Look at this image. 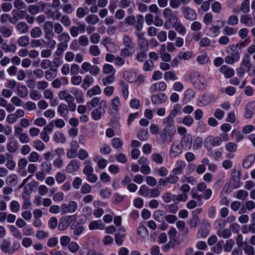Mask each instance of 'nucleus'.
Returning <instances> with one entry per match:
<instances>
[{"label": "nucleus", "mask_w": 255, "mask_h": 255, "mask_svg": "<svg viewBox=\"0 0 255 255\" xmlns=\"http://www.w3.org/2000/svg\"><path fill=\"white\" fill-rule=\"evenodd\" d=\"M175 132V127H165L161 130L159 135L161 142L165 143L171 142Z\"/></svg>", "instance_id": "nucleus-1"}, {"label": "nucleus", "mask_w": 255, "mask_h": 255, "mask_svg": "<svg viewBox=\"0 0 255 255\" xmlns=\"http://www.w3.org/2000/svg\"><path fill=\"white\" fill-rule=\"evenodd\" d=\"M163 16L166 19L164 23V27L166 29L170 28V24L173 22L178 21V17L170 7L165 8L162 12Z\"/></svg>", "instance_id": "nucleus-2"}, {"label": "nucleus", "mask_w": 255, "mask_h": 255, "mask_svg": "<svg viewBox=\"0 0 255 255\" xmlns=\"http://www.w3.org/2000/svg\"><path fill=\"white\" fill-rule=\"evenodd\" d=\"M190 81L194 87L197 89H204L207 85L205 77L198 72H194L191 74Z\"/></svg>", "instance_id": "nucleus-3"}, {"label": "nucleus", "mask_w": 255, "mask_h": 255, "mask_svg": "<svg viewBox=\"0 0 255 255\" xmlns=\"http://www.w3.org/2000/svg\"><path fill=\"white\" fill-rule=\"evenodd\" d=\"M138 192L141 196L149 198H156L160 194V192L158 189L150 188L145 185L140 187Z\"/></svg>", "instance_id": "nucleus-4"}, {"label": "nucleus", "mask_w": 255, "mask_h": 255, "mask_svg": "<svg viewBox=\"0 0 255 255\" xmlns=\"http://www.w3.org/2000/svg\"><path fill=\"white\" fill-rule=\"evenodd\" d=\"M184 17L189 21H193L197 18L196 11L188 6H183L181 9Z\"/></svg>", "instance_id": "nucleus-5"}, {"label": "nucleus", "mask_w": 255, "mask_h": 255, "mask_svg": "<svg viewBox=\"0 0 255 255\" xmlns=\"http://www.w3.org/2000/svg\"><path fill=\"white\" fill-rule=\"evenodd\" d=\"M83 173L86 176V180L89 182L95 183L97 181L98 176L94 173V168L92 166H85L83 169Z\"/></svg>", "instance_id": "nucleus-6"}, {"label": "nucleus", "mask_w": 255, "mask_h": 255, "mask_svg": "<svg viewBox=\"0 0 255 255\" xmlns=\"http://www.w3.org/2000/svg\"><path fill=\"white\" fill-rule=\"evenodd\" d=\"M77 26H72L69 29L70 35L73 37H76L79 33H84L86 28V25L79 22L77 23Z\"/></svg>", "instance_id": "nucleus-7"}, {"label": "nucleus", "mask_w": 255, "mask_h": 255, "mask_svg": "<svg viewBox=\"0 0 255 255\" xmlns=\"http://www.w3.org/2000/svg\"><path fill=\"white\" fill-rule=\"evenodd\" d=\"M80 167V162L78 159L71 160L66 167V171L73 173L78 171Z\"/></svg>", "instance_id": "nucleus-8"}, {"label": "nucleus", "mask_w": 255, "mask_h": 255, "mask_svg": "<svg viewBox=\"0 0 255 255\" xmlns=\"http://www.w3.org/2000/svg\"><path fill=\"white\" fill-rule=\"evenodd\" d=\"M73 216H64L60 220L58 226L60 231H64L68 228L73 220Z\"/></svg>", "instance_id": "nucleus-9"}, {"label": "nucleus", "mask_w": 255, "mask_h": 255, "mask_svg": "<svg viewBox=\"0 0 255 255\" xmlns=\"http://www.w3.org/2000/svg\"><path fill=\"white\" fill-rule=\"evenodd\" d=\"M222 143V138L221 137H214L213 136H209L207 137L204 141V144L209 147L210 145L215 146H219Z\"/></svg>", "instance_id": "nucleus-10"}, {"label": "nucleus", "mask_w": 255, "mask_h": 255, "mask_svg": "<svg viewBox=\"0 0 255 255\" xmlns=\"http://www.w3.org/2000/svg\"><path fill=\"white\" fill-rule=\"evenodd\" d=\"M77 204L75 201H70L68 205L63 204L61 205V208L63 214L68 213H73L77 208Z\"/></svg>", "instance_id": "nucleus-11"}, {"label": "nucleus", "mask_w": 255, "mask_h": 255, "mask_svg": "<svg viewBox=\"0 0 255 255\" xmlns=\"http://www.w3.org/2000/svg\"><path fill=\"white\" fill-rule=\"evenodd\" d=\"M192 145V136L190 134H187L182 136L181 140V146L185 150H189Z\"/></svg>", "instance_id": "nucleus-12"}, {"label": "nucleus", "mask_w": 255, "mask_h": 255, "mask_svg": "<svg viewBox=\"0 0 255 255\" xmlns=\"http://www.w3.org/2000/svg\"><path fill=\"white\" fill-rule=\"evenodd\" d=\"M58 97L61 100H64L67 104L74 102V97L66 90H61L58 93Z\"/></svg>", "instance_id": "nucleus-13"}, {"label": "nucleus", "mask_w": 255, "mask_h": 255, "mask_svg": "<svg viewBox=\"0 0 255 255\" xmlns=\"http://www.w3.org/2000/svg\"><path fill=\"white\" fill-rule=\"evenodd\" d=\"M138 38L137 43L139 47L140 50L147 51L148 49V41L143 36L141 33H136Z\"/></svg>", "instance_id": "nucleus-14"}, {"label": "nucleus", "mask_w": 255, "mask_h": 255, "mask_svg": "<svg viewBox=\"0 0 255 255\" xmlns=\"http://www.w3.org/2000/svg\"><path fill=\"white\" fill-rule=\"evenodd\" d=\"M167 88L166 84L163 81L158 82L153 84L150 87V90L152 93L159 91H164Z\"/></svg>", "instance_id": "nucleus-15"}, {"label": "nucleus", "mask_w": 255, "mask_h": 255, "mask_svg": "<svg viewBox=\"0 0 255 255\" xmlns=\"http://www.w3.org/2000/svg\"><path fill=\"white\" fill-rule=\"evenodd\" d=\"M134 45L125 46L120 50V55L123 57H130L134 53Z\"/></svg>", "instance_id": "nucleus-16"}, {"label": "nucleus", "mask_w": 255, "mask_h": 255, "mask_svg": "<svg viewBox=\"0 0 255 255\" xmlns=\"http://www.w3.org/2000/svg\"><path fill=\"white\" fill-rule=\"evenodd\" d=\"M255 111V102H252L248 104L246 107L245 117L249 119L253 117Z\"/></svg>", "instance_id": "nucleus-17"}, {"label": "nucleus", "mask_w": 255, "mask_h": 255, "mask_svg": "<svg viewBox=\"0 0 255 255\" xmlns=\"http://www.w3.org/2000/svg\"><path fill=\"white\" fill-rule=\"evenodd\" d=\"M25 12V10H13L12 11V17L11 16V23L15 24L19 19L23 18V14Z\"/></svg>", "instance_id": "nucleus-18"}, {"label": "nucleus", "mask_w": 255, "mask_h": 255, "mask_svg": "<svg viewBox=\"0 0 255 255\" xmlns=\"http://www.w3.org/2000/svg\"><path fill=\"white\" fill-rule=\"evenodd\" d=\"M57 112L59 113L60 116L63 117L65 120H68L69 110L66 104H61L57 108Z\"/></svg>", "instance_id": "nucleus-19"}, {"label": "nucleus", "mask_w": 255, "mask_h": 255, "mask_svg": "<svg viewBox=\"0 0 255 255\" xmlns=\"http://www.w3.org/2000/svg\"><path fill=\"white\" fill-rule=\"evenodd\" d=\"M173 27L181 35H184L186 32L185 27L178 19V21L173 22Z\"/></svg>", "instance_id": "nucleus-20"}, {"label": "nucleus", "mask_w": 255, "mask_h": 255, "mask_svg": "<svg viewBox=\"0 0 255 255\" xmlns=\"http://www.w3.org/2000/svg\"><path fill=\"white\" fill-rule=\"evenodd\" d=\"M5 182L7 186H15L18 183V177L15 174H10L6 178Z\"/></svg>", "instance_id": "nucleus-21"}, {"label": "nucleus", "mask_w": 255, "mask_h": 255, "mask_svg": "<svg viewBox=\"0 0 255 255\" xmlns=\"http://www.w3.org/2000/svg\"><path fill=\"white\" fill-rule=\"evenodd\" d=\"M1 48L5 53H14L16 52L17 49V46L14 43H11L10 44H7L5 43H3Z\"/></svg>", "instance_id": "nucleus-22"}, {"label": "nucleus", "mask_w": 255, "mask_h": 255, "mask_svg": "<svg viewBox=\"0 0 255 255\" xmlns=\"http://www.w3.org/2000/svg\"><path fill=\"white\" fill-rule=\"evenodd\" d=\"M186 163L184 161L178 160L176 163V167L173 169L172 172L174 174H180L183 172V169L185 167Z\"/></svg>", "instance_id": "nucleus-23"}, {"label": "nucleus", "mask_w": 255, "mask_h": 255, "mask_svg": "<svg viewBox=\"0 0 255 255\" xmlns=\"http://www.w3.org/2000/svg\"><path fill=\"white\" fill-rule=\"evenodd\" d=\"M15 27L16 30L21 34H25L29 30L28 25L25 22H19Z\"/></svg>", "instance_id": "nucleus-24"}, {"label": "nucleus", "mask_w": 255, "mask_h": 255, "mask_svg": "<svg viewBox=\"0 0 255 255\" xmlns=\"http://www.w3.org/2000/svg\"><path fill=\"white\" fill-rule=\"evenodd\" d=\"M220 72L224 75L227 78L232 77L234 75V70L226 65H223L220 68Z\"/></svg>", "instance_id": "nucleus-25"}, {"label": "nucleus", "mask_w": 255, "mask_h": 255, "mask_svg": "<svg viewBox=\"0 0 255 255\" xmlns=\"http://www.w3.org/2000/svg\"><path fill=\"white\" fill-rule=\"evenodd\" d=\"M182 148L178 144L173 143L170 148V155L172 156H177L182 152Z\"/></svg>", "instance_id": "nucleus-26"}, {"label": "nucleus", "mask_w": 255, "mask_h": 255, "mask_svg": "<svg viewBox=\"0 0 255 255\" xmlns=\"http://www.w3.org/2000/svg\"><path fill=\"white\" fill-rule=\"evenodd\" d=\"M88 53L92 56L97 57L101 54V50L97 45L92 44L89 47Z\"/></svg>", "instance_id": "nucleus-27"}, {"label": "nucleus", "mask_w": 255, "mask_h": 255, "mask_svg": "<svg viewBox=\"0 0 255 255\" xmlns=\"http://www.w3.org/2000/svg\"><path fill=\"white\" fill-rule=\"evenodd\" d=\"M45 13L48 15L49 18L54 20H58L61 17V12L57 9H54V10H50L46 12Z\"/></svg>", "instance_id": "nucleus-28"}, {"label": "nucleus", "mask_w": 255, "mask_h": 255, "mask_svg": "<svg viewBox=\"0 0 255 255\" xmlns=\"http://www.w3.org/2000/svg\"><path fill=\"white\" fill-rule=\"evenodd\" d=\"M105 227V225L102 223L101 221H94L90 223L89 228L90 230H94L96 229L103 230Z\"/></svg>", "instance_id": "nucleus-29"}, {"label": "nucleus", "mask_w": 255, "mask_h": 255, "mask_svg": "<svg viewBox=\"0 0 255 255\" xmlns=\"http://www.w3.org/2000/svg\"><path fill=\"white\" fill-rule=\"evenodd\" d=\"M28 90L26 86L19 85L17 88V95L21 98H24L28 95Z\"/></svg>", "instance_id": "nucleus-30"}, {"label": "nucleus", "mask_w": 255, "mask_h": 255, "mask_svg": "<svg viewBox=\"0 0 255 255\" xmlns=\"http://www.w3.org/2000/svg\"><path fill=\"white\" fill-rule=\"evenodd\" d=\"M94 82V78L89 75L85 76L84 77L81 87L83 89H87Z\"/></svg>", "instance_id": "nucleus-31"}, {"label": "nucleus", "mask_w": 255, "mask_h": 255, "mask_svg": "<svg viewBox=\"0 0 255 255\" xmlns=\"http://www.w3.org/2000/svg\"><path fill=\"white\" fill-rule=\"evenodd\" d=\"M255 160V155L254 154H251L247 156L244 160L243 163V166L246 169H248L251 167L252 164Z\"/></svg>", "instance_id": "nucleus-32"}, {"label": "nucleus", "mask_w": 255, "mask_h": 255, "mask_svg": "<svg viewBox=\"0 0 255 255\" xmlns=\"http://www.w3.org/2000/svg\"><path fill=\"white\" fill-rule=\"evenodd\" d=\"M11 244L10 242L3 240L2 241V244L0 245V247L1 250L4 252V253H8L9 254H11L12 250L10 249Z\"/></svg>", "instance_id": "nucleus-33"}, {"label": "nucleus", "mask_w": 255, "mask_h": 255, "mask_svg": "<svg viewBox=\"0 0 255 255\" xmlns=\"http://www.w3.org/2000/svg\"><path fill=\"white\" fill-rule=\"evenodd\" d=\"M103 72L106 75L115 74L116 69L114 66L110 64H105L103 66Z\"/></svg>", "instance_id": "nucleus-34"}, {"label": "nucleus", "mask_w": 255, "mask_h": 255, "mask_svg": "<svg viewBox=\"0 0 255 255\" xmlns=\"http://www.w3.org/2000/svg\"><path fill=\"white\" fill-rule=\"evenodd\" d=\"M12 30L6 25H2L0 27V34L4 38H8L12 35Z\"/></svg>", "instance_id": "nucleus-35"}, {"label": "nucleus", "mask_w": 255, "mask_h": 255, "mask_svg": "<svg viewBox=\"0 0 255 255\" xmlns=\"http://www.w3.org/2000/svg\"><path fill=\"white\" fill-rule=\"evenodd\" d=\"M105 113V110H102L98 108L94 109L91 113V116L94 120L97 121L100 120L102 115Z\"/></svg>", "instance_id": "nucleus-36"}, {"label": "nucleus", "mask_w": 255, "mask_h": 255, "mask_svg": "<svg viewBox=\"0 0 255 255\" xmlns=\"http://www.w3.org/2000/svg\"><path fill=\"white\" fill-rule=\"evenodd\" d=\"M53 138L57 143L61 142L64 143L66 140L64 134L60 131L55 132L53 134Z\"/></svg>", "instance_id": "nucleus-37"}, {"label": "nucleus", "mask_w": 255, "mask_h": 255, "mask_svg": "<svg viewBox=\"0 0 255 255\" xmlns=\"http://www.w3.org/2000/svg\"><path fill=\"white\" fill-rule=\"evenodd\" d=\"M241 22L245 24L246 26H252L254 25L253 19L248 14L242 15L240 19Z\"/></svg>", "instance_id": "nucleus-38"}, {"label": "nucleus", "mask_w": 255, "mask_h": 255, "mask_svg": "<svg viewBox=\"0 0 255 255\" xmlns=\"http://www.w3.org/2000/svg\"><path fill=\"white\" fill-rule=\"evenodd\" d=\"M70 38L69 34L67 32H62L58 35L57 36L58 40L60 42L59 43H63L64 44H67Z\"/></svg>", "instance_id": "nucleus-39"}, {"label": "nucleus", "mask_w": 255, "mask_h": 255, "mask_svg": "<svg viewBox=\"0 0 255 255\" xmlns=\"http://www.w3.org/2000/svg\"><path fill=\"white\" fill-rule=\"evenodd\" d=\"M144 22V17L142 15H137L136 16V24L134 25L135 29L137 31H140L143 27Z\"/></svg>", "instance_id": "nucleus-40"}, {"label": "nucleus", "mask_w": 255, "mask_h": 255, "mask_svg": "<svg viewBox=\"0 0 255 255\" xmlns=\"http://www.w3.org/2000/svg\"><path fill=\"white\" fill-rule=\"evenodd\" d=\"M30 36L33 38H38L42 35V31L39 27H34L30 30Z\"/></svg>", "instance_id": "nucleus-41"}, {"label": "nucleus", "mask_w": 255, "mask_h": 255, "mask_svg": "<svg viewBox=\"0 0 255 255\" xmlns=\"http://www.w3.org/2000/svg\"><path fill=\"white\" fill-rule=\"evenodd\" d=\"M73 94L77 103L81 104L84 103V94L82 92L79 91L77 89H75L73 90Z\"/></svg>", "instance_id": "nucleus-42"}, {"label": "nucleus", "mask_w": 255, "mask_h": 255, "mask_svg": "<svg viewBox=\"0 0 255 255\" xmlns=\"http://www.w3.org/2000/svg\"><path fill=\"white\" fill-rule=\"evenodd\" d=\"M78 43L81 47H87L89 44L88 37L85 35H81L78 38Z\"/></svg>", "instance_id": "nucleus-43"}, {"label": "nucleus", "mask_w": 255, "mask_h": 255, "mask_svg": "<svg viewBox=\"0 0 255 255\" xmlns=\"http://www.w3.org/2000/svg\"><path fill=\"white\" fill-rule=\"evenodd\" d=\"M102 91L100 87L98 85L93 87L87 92V95L90 97H92L94 95H99L101 93Z\"/></svg>", "instance_id": "nucleus-44"}, {"label": "nucleus", "mask_w": 255, "mask_h": 255, "mask_svg": "<svg viewBox=\"0 0 255 255\" xmlns=\"http://www.w3.org/2000/svg\"><path fill=\"white\" fill-rule=\"evenodd\" d=\"M111 107L116 111H118L121 107L120 98L118 97H115L111 102Z\"/></svg>", "instance_id": "nucleus-45"}, {"label": "nucleus", "mask_w": 255, "mask_h": 255, "mask_svg": "<svg viewBox=\"0 0 255 255\" xmlns=\"http://www.w3.org/2000/svg\"><path fill=\"white\" fill-rule=\"evenodd\" d=\"M45 44V42L43 39H33L30 42V46L32 48L44 47Z\"/></svg>", "instance_id": "nucleus-46"}, {"label": "nucleus", "mask_w": 255, "mask_h": 255, "mask_svg": "<svg viewBox=\"0 0 255 255\" xmlns=\"http://www.w3.org/2000/svg\"><path fill=\"white\" fill-rule=\"evenodd\" d=\"M29 43V38L27 36H21L17 39V43L20 47H26Z\"/></svg>", "instance_id": "nucleus-47"}, {"label": "nucleus", "mask_w": 255, "mask_h": 255, "mask_svg": "<svg viewBox=\"0 0 255 255\" xmlns=\"http://www.w3.org/2000/svg\"><path fill=\"white\" fill-rule=\"evenodd\" d=\"M17 143L14 140L10 141L6 145L7 151L10 153L15 152L17 150Z\"/></svg>", "instance_id": "nucleus-48"}, {"label": "nucleus", "mask_w": 255, "mask_h": 255, "mask_svg": "<svg viewBox=\"0 0 255 255\" xmlns=\"http://www.w3.org/2000/svg\"><path fill=\"white\" fill-rule=\"evenodd\" d=\"M85 19L87 23L91 24H95L99 21L98 16L95 14H90L86 17Z\"/></svg>", "instance_id": "nucleus-49"}, {"label": "nucleus", "mask_w": 255, "mask_h": 255, "mask_svg": "<svg viewBox=\"0 0 255 255\" xmlns=\"http://www.w3.org/2000/svg\"><path fill=\"white\" fill-rule=\"evenodd\" d=\"M124 78L125 80L129 83H134V78L133 76H136V73L129 72L128 71L124 72Z\"/></svg>", "instance_id": "nucleus-50"}, {"label": "nucleus", "mask_w": 255, "mask_h": 255, "mask_svg": "<svg viewBox=\"0 0 255 255\" xmlns=\"http://www.w3.org/2000/svg\"><path fill=\"white\" fill-rule=\"evenodd\" d=\"M217 234L219 236L222 237L224 239H228L232 235L231 232L229 229L227 228H225L221 230H219L218 231Z\"/></svg>", "instance_id": "nucleus-51"}, {"label": "nucleus", "mask_w": 255, "mask_h": 255, "mask_svg": "<svg viewBox=\"0 0 255 255\" xmlns=\"http://www.w3.org/2000/svg\"><path fill=\"white\" fill-rule=\"evenodd\" d=\"M68 45L64 44L63 43H59L57 44V49L55 54L57 56H61L64 51L67 48Z\"/></svg>", "instance_id": "nucleus-52"}, {"label": "nucleus", "mask_w": 255, "mask_h": 255, "mask_svg": "<svg viewBox=\"0 0 255 255\" xmlns=\"http://www.w3.org/2000/svg\"><path fill=\"white\" fill-rule=\"evenodd\" d=\"M242 66L247 68L248 71H249L252 67L251 63V58L248 54H246L243 59L242 62Z\"/></svg>", "instance_id": "nucleus-53"}, {"label": "nucleus", "mask_w": 255, "mask_h": 255, "mask_svg": "<svg viewBox=\"0 0 255 255\" xmlns=\"http://www.w3.org/2000/svg\"><path fill=\"white\" fill-rule=\"evenodd\" d=\"M245 253L247 255H255V250L254 248L247 243H245V247L243 248Z\"/></svg>", "instance_id": "nucleus-54"}, {"label": "nucleus", "mask_w": 255, "mask_h": 255, "mask_svg": "<svg viewBox=\"0 0 255 255\" xmlns=\"http://www.w3.org/2000/svg\"><path fill=\"white\" fill-rule=\"evenodd\" d=\"M111 144L112 146L115 148H120L123 145V141L119 137H115L112 139Z\"/></svg>", "instance_id": "nucleus-55"}, {"label": "nucleus", "mask_w": 255, "mask_h": 255, "mask_svg": "<svg viewBox=\"0 0 255 255\" xmlns=\"http://www.w3.org/2000/svg\"><path fill=\"white\" fill-rule=\"evenodd\" d=\"M120 84L122 87L123 96L125 99H127L128 95V86L123 81H120Z\"/></svg>", "instance_id": "nucleus-56"}, {"label": "nucleus", "mask_w": 255, "mask_h": 255, "mask_svg": "<svg viewBox=\"0 0 255 255\" xmlns=\"http://www.w3.org/2000/svg\"><path fill=\"white\" fill-rule=\"evenodd\" d=\"M9 230L12 234L13 236L17 239H21L22 238L21 234L18 229L14 225H11L9 227Z\"/></svg>", "instance_id": "nucleus-57"}, {"label": "nucleus", "mask_w": 255, "mask_h": 255, "mask_svg": "<svg viewBox=\"0 0 255 255\" xmlns=\"http://www.w3.org/2000/svg\"><path fill=\"white\" fill-rule=\"evenodd\" d=\"M165 215V212L162 210H157L153 213L154 219L157 222H160Z\"/></svg>", "instance_id": "nucleus-58"}, {"label": "nucleus", "mask_w": 255, "mask_h": 255, "mask_svg": "<svg viewBox=\"0 0 255 255\" xmlns=\"http://www.w3.org/2000/svg\"><path fill=\"white\" fill-rule=\"evenodd\" d=\"M236 193V197L239 200H245L248 196V192L244 190H240Z\"/></svg>", "instance_id": "nucleus-59"}, {"label": "nucleus", "mask_w": 255, "mask_h": 255, "mask_svg": "<svg viewBox=\"0 0 255 255\" xmlns=\"http://www.w3.org/2000/svg\"><path fill=\"white\" fill-rule=\"evenodd\" d=\"M29 97L32 100L37 101L41 99V94L37 90H32L30 92Z\"/></svg>", "instance_id": "nucleus-60"}, {"label": "nucleus", "mask_w": 255, "mask_h": 255, "mask_svg": "<svg viewBox=\"0 0 255 255\" xmlns=\"http://www.w3.org/2000/svg\"><path fill=\"white\" fill-rule=\"evenodd\" d=\"M250 0H245L241 4L240 10L243 12L248 13L250 11Z\"/></svg>", "instance_id": "nucleus-61"}, {"label": "nucleus", "mask_w": 255, "mask_h": 255, "mask_svg": "<svg viewBox=\"0 0 255 255\" xmlns=\"http://www.w3.org/2000/svg\"><path fill=\"white\" fill-rule=\"evenodd\" d=\"M164 79L166 81L169 80L175 81L177 79V77L174 71H167L164 74Z\"/></svg>", "instance_id": "nucleus-62"}, {"label": "nucleus", "mask_w": 255, "mask_h": 255, "mask_svg": "<svg viewBox=\"0 0 255 255\" xmlns=\"http://www.w3.org/2000/svg\"><path fill=\"white\" fill-rule=\"evenodd\" d=\"M137 234L142 238H145L148 236V231L144 226H140L138 228Z\"/></svg>", "instance_id": "nucleus-63"}, {"label": "nucleus", "mask_w": 255, "mask_h": 255, "mask_svg": "<svg viewBox=\"0 0 255 255\" xmlns=\"http://www.w3.org/2000/svg\"><path fill=\"white\" fill-rule=\"evenodd\" d=\"M151 159L159 164H161L163 161L162 156L158 153H153L151 155Z\"/></svg>", "instance_id": "nucleus-64"}]
</instances>
